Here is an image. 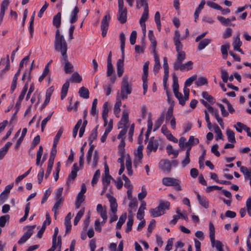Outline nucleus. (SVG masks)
Here are the masks:
<instances>
[{
  "mask_svg": "<svg viewBox=\"0 0 251 251\" xmlns=\"http://www.w3.org/2000/svg\"><path fill=\"white\" fill-rule=\"evenodd\" d=\"M127 127H123V129L120 131V133H119L118 135V139H122V138H124L125 139V135H126V133L127 132Z\"/></svg>",
  "mask_w": 251,
  "mask_h": 251,
  "instance_id": "774afa93",
  "label": "nucleus"
},
{
  "mask_svg": "<svg viewBox=\"0 0 251 251\" xmlns=\"http://www.w3.org/2000/svg\"><path fill=\"white\" fill-rule=\"evenodd\" d=\"M211 40L209 39L205 38L201 40L198 46V50H203L206 46L211 43Z\"/></svg>",
  "mask_w": 251,
  "mask_h": 251,
  "instance_id": "6ab92c4d",
  "label": "nucleus"
},
{
  "mask_svg": "<svg viewBox=\"0 0 251 251\" xmlns=\"http://www.w3.org/2000/svg\"><path fill=\"white\" fill-rule=\"evenodd\" d=\"M128 122V112L126 110H124L122 112V118L118 124L119 128L123 127H127L126 126Z\"/></svg>",
  "mask_w": 251,
  "mask_h": 251,
  "instance_id": "1a4fd4ad",
  "label": "nucleus"
},
{
  "mask_svg": "<svg viewBox=\"0 0 251 251\" xmlns=\"http://www.w3.org/2000/svg\"><path fill=\"white\" fill-rule=\"evenodd\" d=\"M124 63L123 59H118L116 63L117 75L119 77H121L124 72Z\"/></svg>",
  "mask_w": 251,
  "mask_h": 251,
  "instance_id": "dca6fc26",
  "label": "nucleus"
},
{
  "mask_svg": "<svg viewBox=\"0 0 251 251\" xmlns=\"http://www.w3.org/2000/svg\"><path fill=\"white\" fill-rule=\"evenodd\" d=\"M166 150L167 151L168 153L170 154H173L174 155V158H176L178 154V151H175L173 149V147L171 145H168L166 147Z\"/></svg>",
  "mask_w": 251,
  "mask_h": 251,
  "instance_id": "37998d69",
  "label": "nucleus"
},
{
  "mask_svg": "<svg viewBox=\"0 0 251 251\" xmlns=\"http://www.w3.org/2000/svg\"><path fill=\"white\" fill-rule=\"evenodd\" d=\"M136 7L138 9L144 6V9H148V0H136Z\"/></svg>",
  "mask_w": 251,
  "mask_h": 251,
  "instance_id": "7c9ffc66",
  "label": "nucleus"
},
{
  "mask_svg": "<svg viewBox=\"0 0 251 251\" xmlns=\"http://www.w3.org/2000/svg\"><path fill=\"white\" fill-rule=\"evenodd\" d=\"M162 182L165 186L175 187L176 190L180 191L182 190L180 185V181L178 179L170 177H164L162 179Z\"/></svg>",
  "mask_w": 251,
  "mask_h": 251,
  "instance_id": "39448f33",
  "label": "nucleus"
},
{
  "mask_svg": "<svg viewBox=\"0 0 251 251\" xmlns=\"http://www.w3.org/2000/svg\"><path fill=\"white\" fill-rule=\"evenodd\" d=\"M214 130L216 133V140L217 141L219 139H223V135L219 127L216 125L214 126Z\"/></svg>",
  "mask_w": 251,
  "mask_h": 251,
  "instance_id": "e433bc0d",
  "label": "nucleus"
},
{
  "mask_svg": "<svg viewBox=\"0 0 251 251\" xmlns=\"http://www.w3.org/2000/svg\"><path fill=\"white\" fill-rule=\"evenodd\" d=\"M78 93L79 96L84 99H88L89 97V90L87 88L84 87H81L79 89Z\"/></svg>",
  "mask_w": 251,
  "mask_h": 251,
  "instance_id": "c85d7f7f",
  "label": "nucleus"
},
{
  "mask_svg": "<svg viewBox=\"0 0 251 251\" xmlns=\"http://www.w3.org/2000/svg\"><path fill=\"white\" fill-rule=\"evenodd\" d=\"M100 175V170H97L93 176V177L92 178L91 184L92 186H94L98 182Z\"/></svg>",
  "mask_w": 251,
  "mask_h": 251,
  "instance_id": "ea45409f",
  "label": "nucleus"
},
{
  "mask_svg": "<svg viewBox=\"0 0 251 251\" xmlns=\"http://www.w3.org/2000/svg\"><path fill=\"white\" fill-rule=\"evenodd\" d=\"M242 42L240 41V35L239 34L237 36L233 43L234 50H238L239 48H240V47L242 45Z\"/></svg>",
  "mask_w": 251,
  "mask_h": 251,
  "instance_id": "58836bf2",
  "label": "nucleus"
},
{
  "mask_svg": "<svg viewBox=\"0 0 251 251\" xmlns=\"http://www.w3.org/2000/svg\"><path fill=\"white\" fill-rule=\"evenodd\" d=\"M79 12V9L75 6L71 12V19L70 22L71 24L76 22L77 20V14Z\"/></svg>",
  "mask_w": 251,
  "mask_h": 251,
  "instance_id": "4be33fe9",
  "label": "nucleus"
},
{
  "mask_svg": "<svg viewBox=\"0 0 251 251\" xmlns=\"http://www.w3.org/2000/svg\"><path fill=\"white\" fill-rule=\"evenodd\" d=\"M208 82L207 79L204 77H200L195 82V84L198 86H201L207 84Z\"/></svg>",
  "mask_w": 251,
  "mask_h": 251,
  "instance_id": "a18cd8bd",
  "label": "nucleus"
},
{
  "mask_svg": "<svg viewBox=\"0 0 251 251\" xmlns=\"http://www.w3.org/2000/svg\"><path fill=\"white\" fill-rule=\"evenodd\" d=\"M9 3V0H4L2 1L0 4V25L1 24L3 18L4 17L5 11L7 9Z\"/></svg>",
  "mask_w": 251,
  "mask_h": 251,
  "instance_id": "9d476101",
  "label": "nucleus"
},
{
  "mask_svg": "<svg viewBox=\"0 0 251 251\" xmlns=\"http://www.w3.org/2000/svg\"><path fill=\"white\" fill-rule=\"evenodd\" d=\"M43 147L40 146L39 148L38 151L37 152L36 164L38 166L40 165V162L43 154Z\"/></svg>",
  "mask_w": 251,
  "mask_h": 251,
  "instance_id": "a19ab883",
  "label": "nucleus"
},
{
  "mask_svg": "<svg viewBox=\"0 0 251 251\" xmlns=\"http://www.w3.org/2000/svg\"><path fill=\"white\" fill-rule=\"evenodd\" d=\"M122 105L121 100L119 97V93H118L116 98V102L115 103L114 107V113L118 118L119 117V113L121 111L120 107Z\"/></svg>",
  "mask_w": 251,
  "mask_h": 251,
  "instance_id": "ddd939ff",
  "label": "nucleus"
},
{
  "mask_svg": "<svg viewBox=\"0 0 251 251\" xmlns=\"http://www.w3.org/2000/svg\"><path fill=\"white\" fill-rule=\"evenodd\" d=\"M149 66V61H147L146 62H145V63L143 65V75H142V78H144V79H146V78H148Z\"/></svg>",
  "mask_w": 251,
  "mask_h": 251,
  "instance_id": "603ef678",
  "label": "nucleus"
},
{
  "mask_svg": "<svg viewBox=\"0 0 251 251\" xmlns=\"http://www.w3.org/2000/svg\"><path fill=\"white\" fill-rule=\"evenodd\" d=\"M173 67L175 70H180L181 71H184L186 69H187L185 64H182V63L174 64Z\"/></svg>",
  "mask_w": 251,
  "mask_h": 251,
  "instance_id": "8fccbe9b",
  "label": "nucleus"
},
{
  "mask_svg": "<svg viewBox=\"0 0 251 251\" xmlns=\"http://www.w3.org/2000/svg\"><path fill=\"white\" fill-rule=\"evenodd\" d=\"M54 48L57 51L61 53L64 59L66 60L68 46L63 35L60 34V30L58 29L55 32Z\"/></svg>",
  "mask_w": 251,
  "mask_h": 251,
  "instance_id": "f257e3e1",
  "label": "nucleus"
},
{
  "mask_svg": "<svg viewBox=\"0 0 251 251\" xmlns=\"http://www.w3.org/2000/svg\"><path fill=\"white\" fill-rule=\"evenodd\" d=\"M12 145V142H8L6 143L4 147L0 149V160L3 159L4 156L7 153L9 148Z\"/></svg>",
  "mask_w": 251,
  "mask_h": 251,
  "instance_id": "a211bd4d",
  "label": "nucleus"
},
{
  "mask_svg": "<svg viewBox=\"0 0 251 251\" xmlns=\"http://www.w3.org/2000/svg\"><path fill=\"white\" fill-rule=\"evenodd\" d=\"M118 3L117 19L120 23L125 24L127 21V8L124 6V0H118Z\"/></svg>",
  "mask_w": 251,
  "mask_h": 251,
  "instance_id": "20e7f679",
  "label": "nucleus"
},
{
  "mask_svg": "<svg viewBox=\"0 0 251 251\" xmlns=\"http://www.w3.org/2000/svg\"><path fill=\"white\" fill-rule=\"evenodd\" d=\"M218 147L219 146L218 144H215L212 146L211 149V152L217 157H219L220 155V153L218 151Z\"/></svg>",
  "mask_w": 251,
  "mask_h": 251,
  "instance_id": "338daca9",
  "label": "nucleus"
},
{
  "mask_svg": "<svg viewBox=\"0 0 251 251\" xmlns=\"http://www.w3.org/2000/svg\"><path fill=\"white\" fill-rule=\"evenodd\" d=\"M240 171L246 177H250L251 176V171H250L246 167H241Z\"/></svg>",
  "mask_w": 251,
  "mask_h": 251,
  "instance_id": "13d9d810",
  "label": "nucleus"
},
{
  "mask_svg": "<svg viewBox=\"0 0 251 251\" xmlns=\"http://www.w3.org/2000/svg\"><path fill=\"white\" fill-rule=\"evenodd\" d=\"M61 23V13L60 12H58L56 15H55L53 18V25L58 28L60 27Z\"/></svg>",
  "mask_w": 251,
  "mask_h": 251,
  "instance_id": "412c9836",
  "label": "nucleus"
},
{
  "mask_svg": "<svg viewBox=\"0 0 251 251\" xmlns=\"http://www.w3.org/2000/svg\"><path fill=\"white\" fill-rule=\"evenodd\" d=\"M70 83L68 80L63 85L61 93V99L63 100L66 96L69 87Z\"/></svg>",
  "mask_w": 251,
  "mask_h": 251,
  "instance_id": "5701e85b",
  "label": "nucleus"
},
{
  "mask_svg": "<svg viewBox=\"0 0 251 251\" xmlns=\"http://www.w3.org/2000/svg\"><path fill=\"white\" fill-rule=\"evenodd\" d=\"M202 97L206 99L211 104L214 103V99L213 97L209 95L207 92H203L202 93Z\"/></svg>",
  "mask_w": 251,
  "mask_h": 251,
  "instance_id": "c03bdc74",
  "label": "nucleus"
},
{
  "mask_svg": "<svg viewBox=\"0 0 251 251\" xmlns=\"http://www.w3.org/2000/svg\"><path fill=\"white\" fill-rule=\"evenodd\" d=\"M149 16V9H144V12L142 15V16L140 19V23H145L147 20Z\"/></svg>",
  "mask_w": 251,
  "mask_h": 251,
  "instance_id": "3c124183",
  "label": "nucleus"
},
{
  "mask_svg": "<svg viewBox=\"0 0 251 251\" xmlns=\"http://www.w3.org/2000/svg\"><path fill=\"white\" fill-rule=\"evenodd\" d=\"M10 216L9 215H5L0 217V226L3 227L7 221H9Z\"/></svg>",
  "mask_w": 251,
  "mask_h": 251,
  "instance_id": "49530a36",
  "label": "nucleus"
},
{
  "mask_svg": "<svg viewBox=\"0 0 251 251\" xmlns=\"http://www.w3.org/2000/svg\"><path fill=\"white\" fill-rule=\"evenodd\" d=\"M94 145H91L88 152L87 153L86 155V160L88 162V163H90L91 160V157L92 155L93 152L94 151Z\"/></svg>",
  "mask_w": 251,
  "mask_h": 251,
  "instance_id": "09e8293b",
  "label": "nucleus"
},
{
  "mask_svg": "<svg viewBox=\"0 0 251 251\" xmlns=\"http://www.w3.org/2000/svg\"><path fill=\"white\" fill-rule=\"evenodd\" d=\"M35 225L27 226V230L19 240V241H18V243L19 244H22L25 243L33 234V229L35 228Z\"/></svg>",
  "mask_w": 251,
  "mask_h": 251,
  "instance_id": "0eeeda50",
  "label": "nucleus"
},
{
  "mask_svg": "<svg viewBox=\"0 0 251 251\" xmlns=\"http://www.w3.org/2000/svg\"><path fill=\"white\" fill-rule=\"evenodd\" d=\"M164 120V114L163 113L161 114L159 118L155 121L153 131L157 130L163 124Z\"/></svg>",
  "mask_w": 251,
  "mask_h": 251,
  "instance_id": "a878e982",
  "label": "nucleus"
},
{
  "mask_svg": "<svg viewBox=\"0 0 251 251\" xmlns=\"http://www.w3.org/2000/svg\"><path fill=\"white\" fill-rule=\"evenodd\" d=\"M133 224V219L131 216H128V221L126 223V231L127 233L130 232L132 229V226Z\"/></svg>",
  "mask_w": 251,
  "mask_h": 251,
  "instance_id": "f704fd0d",
  "label": "nucleus"
},
{
  "mask_svg": "<svg viewBox=\"0 0 251 251\" xmlns=\"http://www.w3.org/2000/svg\"><path fill=\"white\" fill-rule=\"evenodd\" d=\"M53 112L49 114L46 118H45L41 123V131L43 132L44 131V128L46 126L47 123L50 119Z\"/></svg>",
  "mask_w": 251,
  "mask_h": 251,
  "instance_id": "864d4df0",
  "label": "nucleus"
},
{
  "mask_svg": "<svg viewBox=\"0 0 251 251\" xmlns=\"http://www.w3.org/2000/svg\"><path fill=\"white\" fill-rule=\"evenodd\" d=\"M226 134L229 142L231 143H235L236 142L235 133L232 130L229 128L227 129L226 131Z\"/></svg>",
  "mask_w": 251,
  "mask_h": 251,
  "instance_id": "393cba45",
  "label": "nucleus"
},
{
  "mask_svg": "<svg viewBox=\"0 0 251 251\" xmlns=\"http://www.w3.org/2000/svg\"><path fill=\"white\" fill-rule=\"evenodd\" d=\"M77 176V172H75V171H72L71 173L69 174L67 181L66 182V184L68 186H69L70 182L71 181L74 180V179L76 178Z\"/></svg>",
  "mask_w": 251,
  "mask_h": 251,
  "instance_id": "de8ad7c7",
  "label": "nucleus"
},
{
  "mask_svg": "<svg viewBox=\"0 0 251 251\" xmlns=\"http://www.w3.org/2000/svg\"><path fill=\"white\" fill-rule=\"evenodd\" d=\"M159 167L163 172L169 173L171 170V163L168 159L162 160L159 163Z\"/></svg>",
  "mask_w": 251,
  "mask_h": 251,
  "instance_id": "6e6552de",
  "label": "nucleus"
},
{
  "mask_svg": "<svg viewBox=\"0 0 251 251\" xmlns=\"http://www.w3.org/2000/svg\"><path fill=\"white\" fill-rule=\"evenodd\" d=\"M30 210V202H28L26 203L25 207V212L24 216L21 218L20 220V222H23L26 220L27 217L28 215L29 211Z\"/></svg>",
  "mask_w": 251,
  "mask_h": 251,
  "instance_id": "79ce46f5",
  "label": "nucleus"
},
{
  "mask_svg": "<svg viewBox=\"0 0 251 251\" xmlns=\"http://www.w3.org/2000/svg\"><path fill=\"white\" fill-rule=\"evenodd\" d=\"M110 15L107 13L103 18L101 22V29L102 30L101 35L102 37H105L106 35L107 30L110 21Z\"/></svg>",
  "mask_w": 251,
  "mask_h": 251,
  "instance_id": "423d86ee",
  "label": "nucleus"
},
{
  "mask_svg": "<svg viewBox=\"0 0 251 251\" xmlns=\"http://www.w3.org/2000/svg\"><path fill=\"white\" fill-rule=\"evenodd\" d=\"M137 37V32L135 30L132 31L130 36V43L131 45H134L136 42V39Z\"/></svg>",
  "mask_w": 251,
  "mask_h": 251,
  "instance_id": "e2e57ef3",
  "label": "nucleus"
},
{
  "mask_svg": "<svg viewBox=\"0 0 251 251\" xmlns=\"http://www.w3.org/2000/svg\"><path fill=\"white\" fill-rule=\"evenodd\" d=\"M170 203L168 201H160L159 205L155 208L150 209V212L152 217H157L164 214L165 209H169Z\"/></svg>",
  "mask_w": 251,
  "mask_h": 251,
  "instance_id": "7ed1b4c3",
  "label": "nucleus"
},
{
  "mask_svg": "<svg viewBox=\"0 0 251 251\" xmlns=\"http://www.w3.org/2000/svg\"><path fill=\"white\" fill-rule=\"evenodd\" d=\"M61 62L62 63L65 64L64 70L66 74H69L73 72V66L68 61L67 55H66V60L64 59L63 56L61 57Z\"/></svg>",
  "mask_w": 251,
  "mask_h": 251,
  "instance_id": "9b49d317",
  "label": "nucleus"
},
{
  "mask_svg": "<svg viewBox=\"0 0 251 251\" xmlns=\"http://www.w3.org/2000/svg\"><path fill=\"white\" fill-rule=\"evenodd\" d=\"M158 147V143L156 141H152L151 139L149 142L147 149L149 150L148 154L149 155L151 151H156Z\"/></svg>",
  "mask_w": 251,
  "mask_h": 251,
  "instance_id": "2eb2a0df",
  "label": "nucleus"
},
{
  "mask_svg": "<svg viewBox=\"0 0 251 251\" xmlns=\"http://www.w3.org/2000/svg\"><path fill=\"white\" fill-rule=\"evenodd\" d=\"M147 194V192L146 191V189L144 186L142 187V191L141 192L139 193L138 195V199L140 201L142 200L143 199H144Z\"/></svg>",
  "mask_w": 251,
  "mask_h": 251,
  "instance_id": "6e6d98bb",
  "label": "nucleus"
},
{
  "mask_svg": "<svg viewBox=\"0 0 251 251\" xmlns=\"http://www.w3.org/2000/svg\"><path fill=\"white\" fill-rule=\"evenodd\" d=\"M143 149V146L142 145H140L138 146L137 150V152L136 153V156L138 157V160L135 159L134 163V165L135 167H137V165L141 163L142 162V159L143 158V155L142 153V151Z\"/></svg>",
  "mask_w": 251,
  "mask_h": 251,
  "instance_id": "f8f14e48",
  "label": "nucleus"
},
{
  "mask_svg": "<svg viewBox=\"0 0 251 251\" xmlns=\"http://www.w3.org/2000/svg\"><path fill=\"white\" fill-rule=\"evenodd\" d=\"M70 80L73 82L79 83L82 80V77L78 73L75 72L72 75Z\"/></svg>",
  "mask_w": 251,
  "mask_h": 251,
  "instance_id": "473e14b6",
  "label": "nucleus"
},
{
  "mask_svg": "<svg viewBox=\"0 0 251 251\" xmlns=\"http://www.w3.org/2000/svg\"><path fill=\"white\" fill-rule=\"evenodd\" d=\"M186 57L185 53L184 51L177 52L176 60L174 64L182 63Z\"/></svg>",
  "mask_w": 251,
  "mask_h": 251,
  "instance_id": "c756f323",
  "label": "nucleus"
},
{
  "mask_svg": "<svg viewBox=\"0 0 251 251\" xmlns=\"http://www.w3.org/2000/svg\"><path fill=\"white\" fill-rule=\"evenodd\" d=\"M173 116V107L172 106H170L168 109V111L166 114V120H169L171 118H172Z\"/></svg>",
  "mask_w": 251,
  "mask_h": 251,
  "instance_id": "69168bd1",
  "label": "nucleus"
},
{
  "mask_svg": "<svg viewBox=\"0 0 251 251\" xmlns=\"http://www.w3.org/2000/svg\"><path fill=\"white\" fill-rule=\"evenodd\" d=\"M132 85L128 83V77L125 75L123 78L121 86V97L123 100L127 98V95L131 94Z\"/></svg>",
  "mask_w": 251,
  "mask_h": 251,
  "instance_id": "f03ea898",
  "label": "nucleus"
},
{
  "mask_svg": "<svg viewBox=\"0 0 251 251\" xmlns=\"http://www.w3.org/2000/svg\"><path fill=\"white\" fill-rule=\"evenodd\" d=\"M126 213H125L123 214L119 218L118 222L117 223L116 228L117 229H121L123 224L125 223L126 219Z\"/></svg>",
  "mask_w": 251,
  "mask_h": 251,
  "instance_id": "2f4dec72",
  "label": "nucleus"
},
{
  "mask_svg": "<svg viewBox=\"0 0 251 251\" xmlns=\"http://www.w3.org/2000/svg\"><path fill=\"white\" fill-rule=\"evenodd\" d=\"M221 77L224 82L226 83L228 80V74L226 71L222 69L221 70Z\"/></svg>",
  "mask_w": 251,
  "mask_h": 251,
  "instance_id": "bf43d9fd",
  "label": "nucleus"
},
{
  "mask_svg": "<svg viewBox=\"0 0 251 251\" xmlns=\"http://www.w3.org/2000/svg\"><path fill=\"white\" fill-rule=\"evenodd\" d=\"M154 56V65L153 67V72L155 74L157 73L161 68V65L160 63L159 58L157 54H155Z\"/></svg>",
  "mask_w": 251,
  "mask_h": 251,
  "instance_id": "bb28decb",
  "label": "nucleus"
},
{
  "mask_svg": "<svg viewBox=\"0 0 251 251\" xmlns=\"http://www.w3.org/2000/svg\"><path fill=\"white\" fill-rule=\"evenodd\" d=\"M108 102H105L104 103L102 106V117H108Z\"/></svg>",
  "mask_w": 251,
  "mask_h": 251,
  "instance_id": "5fc2aeb1",
  "label": "nucleus"
},
{
  "mask_svg": "<svg viewBox=\"0 0 251 251\" xmlns=\"http://www.w3.org/2000/svg\"><path fill=\"white\" fill-rule=\"evenodd\" d=\"M113 67L112 63H107V72L106 75L107 76H110L111 75L113 72Z\"/></svg>",
  "mask_w": 251,
  "mask_h": 251,
  "instance_id": "680f3d73",
  "label": "nucleus"
},
{
  "mask_svg": "<svg viewBox=\"0 0 251 251\" xmlns=\"http://www.w3.org/2000/svg\"><path fill=\"white\" fill-rule=\"evenodd\" d=\"M107 196L109 199V201L110 202V206L111 211L114 213L115 214L117 211V203L116 202V200L115 198L110 195H107Z\"/></svg>",
  "mask_w": 251,
  "mask_h": 251,
  "instance_id": "4468645a",
  "label": "nucleus"
},
{
  "mask_svg": "<svg viewBox=\"0 0 251 251\" xmlns=\"http://www.w3.org/2000/svg\"><path fill=\"white\" fill-rule=\"evenodd\" d=\"M214 116L219 124L220 126L223 127L224 126V122L222 119L220 117L218 110H216L215 113L213 114Z\"/></svg>",
  "mask_w": 251,
  "mask_h": 251,
  "instance_id": "4d7b16f0",
  "label": "nucleus"
},
{
  "mask_svg": "<svg viewBox=\"0 0 251 251\" xmlns=\"http://www.w3.org/2000/svg\"><path fill=\"white\" fill-rule=\"evenodd\" d=\"M209 237L212 246L213 247L215 243V227L212 223L209 224Z\"/></svg>",
  "mask_w": 251,
  "mask_h": 251,
  "instance_id": "aec40b11",
  "label": "nucleus"
},
{
  "mask_svg": "<svg viewBox=\"0 0 251 251\" xmlns=\"http://www.w3.org/2000/svg\"><path fill=\"white\" fill-rule=\"evenodd\" d=\"M84 211V208H83L78 212L74 221V224L75 225H76L77 224L78 222L83 215Z\"/></svg>",
  "mask_w": 251,
  "mask_h": 251,
  "instance_id": "72a5a7b5",
  "label": "nucleus"
},
{
  "mask_svg": "<svg viewBox=\"0 0 251 251\" xmlns=\"http://www.w3.org/2000/svg\"><path fill=\"white\" fill-rule=\"evenodd\" d=\"M206 3L209 6H210V7H211L213 9L219 10H222V7L215 2L208 1H207Z\"/></svg>",
  "mask_w": 251,
  "mask_h": 251,
  "instance_id": "0e129e2a",
  "label": "nucleus"
},
{
  "mask_svg": "<svg viewBox=\"0 0 251 251\" xmlns=\"http://www.w3.org/2000/svg\"><path fill=\"white\" fill-rule=\"evenodd\" d=\"M197 195V199L199 201L200 204L205 208H207L209 206L208 201L204 197H201L199 193L196 192Z\"/></svg>",
  "mask_w": 251,
  "mask_h": 251,
  "instance_id": "f3484780",
  "label": "nucleus"
},
{
  "mask_svg": "<svg viewBox=\"0 0 251 251\" xmlns=\"http://www.w3.org/2000/svg\"><path fill=\"white\" fill-rule=\"evenodd\" d=\"M173 91L174 93L178 91L179 90V85L178 83V79L176 75L174 74L173 75Z\"/></svg>",
  "mask_w": 251,
  "mask_h": 251,
  "instance_id": "c9c22d12",
  "label": "nucleus"
},
{
  "mask_svg": "<svg viewBox=\"0 0 251 251\" xmlns=\"http://www.w3.org/2000/svg\"><path fill=\"white\" fill-rule=\"evenodd\" d=\"M197 76L196 75H193L189 78H188L185 82V86H190L193 82L197 79Z\"/></svg>",
  "mask_w": 251,
  "mask_h": 251,
  "instance_id": "052dcab7",
  "label": "nucleus"
},
{
  "mask_svg": "<svg viewBox=\"0 0 251 251\" xmlns=\"http://www.w3.org/2000/svg\"><path fill=\"white\" fill-rule=\"evenodd\" d=\"M111 179H113L112 177L110 175L104 176L102 178V182L103 185V191H106L108 186L110 183Z\"/></svg>",
  "mask_w": 251,
  "mask_h": 251,
  "instance_id": "b1692460",
  "label": "nucleus"
},
{
  "mask_svg": "<svg viewBox=\"0 0 251 251\" xmlns=\"http://www.w3.org/2000/svg\"><path fill=\"white\" fill-rule=\"evenodd\" d=\"M98 127V126H97L96 127L94 128L90 135V136L89 137V145L91 146L92 145V142L94 140H95L98 136V132H97V128Z\"/></svg>",
  "mask_w": 251,
  "mask_h": 251,
  "instance_id": "cd10ccee",
  "label": "nucleus"
},
{
  "mask_svg": "<svg viewBox=\"0 0 251 251\" xmlns=\"http://www.w3.org/2000/svg\"><path fill=\"white\" fill-rule=\"evenodd\" d=\"M217 19L224 25L228 26L230 25V19L229 18L226 19L222 16H218Z\"/></svg>",
  "mask_w": 251,
  "mask_h": 251,
  "instance_id": "4c0bfd02",
  "label": "nucleus"
}]
</instances>
